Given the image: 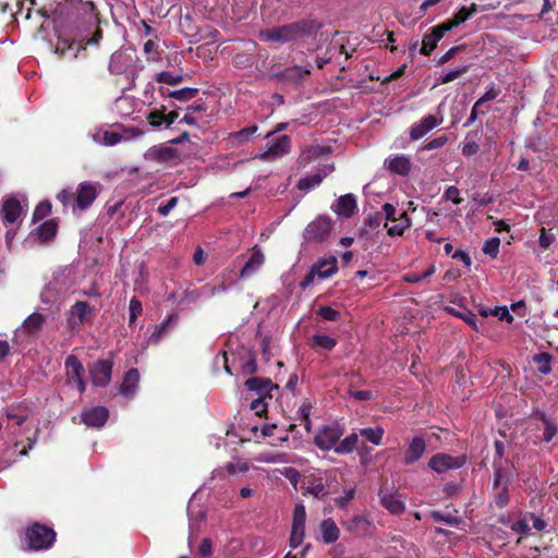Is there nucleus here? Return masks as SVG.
I'll return each instance as SVG.
<instances>
[{
  "label": "nucleus",
  "instance_id": "nucleus-24",
  "mask_svg": "<svg viewBox=\"0 0 558 558\" xmlns=\"http://www.w3.org/2000/svg\"><path fill=\"white\" fill-rule=\"evenodd\" d=\"M332 170V166H325L324 169L299 180L298 189L305 192L311 191L312 189L318 186L323 179L331 173Z\"/></svg>",
  "mask_w": 558,
  "mask_h": 558
},
{
  "label": "nucleus",
  "instance_id": "nucleus-37",
  "mask_svg": "<svg viewBox=\"0 0 558 558\" xmlns=\"http://www.w3.org/2000/svg\"><path fill=\"white\" fill-rule=\"evenodd\" d=\"M384 433V428L379 426L360 429V435L365 437L369 442H372L375 446H379L381 444Z\"/></svg>",
  "mask_w": 558,
  "mask_h": 558
},
{
  "label": "nucleus",
  "instance_id": "nucleus-48",
  "mask_svg": "<svg viewBox=\"0 0 558 558\" xmlns=\"http://www.w3.org/2000/svg\"><path fill=\"white\" fill-rule=\"evenodd\" d=\"M469 70V66L466 65H463L461 68H458L456 70H452L448 73H446L445 75H442L440 78H439V83L440 84H447V83H450L454 80H457L458 77H460L462 74H464L465 72H468Z\"/></svg>",
  "mask_w": 558,
  "mask_h": 558
},
{
  "label": "nucleus",
  "instance_id": "nucleus-4",
  "mask_svg": "<svg viewBox=\"0 0 558 558\" xmlns=\"http://www.w3.org/2000/svg\"><path fill=\"white\" fill-rule=\"evenodd\" d=\"M291 149V140L288 135H281L278 138L269 140L265 146V149L259 153L256 158L272 162L284 155Z\"/></svg>",
  "mask_w": 558,
  "mask_h": 558
},
{
  "label": "nucleus",
  "instance_id": "nucleus-47",
  "mask_svg": "<svg viewBox=\"0 0 558 558\" xmlns=\"http://www.w3.org/2000/svg\"><path fill=\"white\" fill-rule=\"evenodd\" d=\"M143 307L141 301L133 298L130 301L129 312H130V318L129 324L132 325L137 317L142 314Z\"/></svg>",
  "mask_w": 558,
  "mask_h": 558
},
{
  "label": "nucleus",
  "instance_id": "nucleus-60",
  "mask_svg": "<svg viewBox=\"0 0 558 558\" xmlns=\"http://www.w3.org/2000/svg\"><path fill=\"white\" fill-rule=\"evenodd\" d=\"M500 94L499 89H496L494 85H492L486 93L476 101V106H482L486 101L494 100Z\"/></svg>",
  "mask_w": 558,
  "mask_h": 558
},
{
  "label": "nucleus",
  "instance_id": "nucleus-50",
  "mask_svg": "<svg viewBox=\"0 0 558 558\" xmlns=\"http://www.w3.org/2000/svg\"><path fill=\"white\" fill-rule=\"evenodd\" d=\"M51 211V204L48 201L40 202L33 214L35 220L45 218Z\"/></svg>",
  "mask_w": 558,
  "mask_h": 558
},
{
  "label": "nucleus",
  "instance_id": "nucleus-53",
  "mask_svg": "<svg viewBox=\"0 0 558 558\" xmlns=\"http://www.w3.org/2000/svg\"><path fill=\"white\" fill-rule=\"evenodd\" d=\"M318 315L325 319V320H330V322H335V320H338L339 317H340V313L329 306H323L318 310Z\"/></svg>",
  "mask_w": 558,
  "mask_h": 558
},
{
  "label": "nucleus",
  "instance_id": "nucleus-27",
  "mask_svg": "<svg viewBox=\"0 0 558 558\" xmlns=\"http://www.w3.org/2000/svg\"><path fill=\"white\" fill-rule=\"evenodd\" d=\"M140 383V373L136 368L130 369L121 386H120V393L123 395L126 398H132L135 393V390Z\"/></svg>",
  "mask_w": 558,
  "mask_h": 558
},
{
  "label": "nucleus",
  "instance_id": "nucleus-54",
  "mask_svg": "<svg viewBox=\"0 0 558 558\" xmlns=\"http://www.w3.org/2000/svg\"><path fill=\"white\" fill-rule=\"evenodd\" d=\"M8 418L13 421L15 425L21 426L28 418V412L11 410L8 412Z\"/></svg>",
  "mask_w": 558,
  "mask_h": 558
},
{
  "label": "nucleus",
  "instance_id": "nucleus-38",
  "mask_svg": "<svg viewBox=\"0 0 558 558\" xmlns=\"http://www.w3.org/2000/svg\"><path fill=\"white\" fill-rule=\"evenodd\" d=\"M254 460L256 462L270 463V464L289 462L286 453H270V452H260L254 457Z\"/></svg>",
  "mask_w": 558,
  "mask_h": 558
},
{
  "label": "nucleus",
  "instance_id": "nucleus-61",
  "mask_svg": "<svg viewBox=\"0 0 558 558\" xmlns=\"http://www.w3.org/2000/svg\"><path fill=\"white\" fill-rule=\"evenodd\" d=\"M430 517L436 520V521H439V522H445L449 525H457L459 523V521L457 520V518L452 517V515H444L440 511H433L430 513Z\"/></svg>",
  "mask_w": 558,
  "mask_h": 558
},
{
  "label": "nucleus",
  "instance_id": "nucleus-55",
  "mask_svg": "<svg viewBox=\"0 0 558 558\" xmlns=\"http://www.w3.org/2000/svg\"><path fill=\"white\" fill-rule=\"evenodd\" d=\"M72 48V41L66 38L65 36L59 34L58 35V41L56 45V52L60 53L61 56L65 54V51Z\"/></svg>",
  "mask_w": 558,
  "mask_h": 558
},
{
  "label": "nucleus",
  "instance_id": "nucleus-63",
  "mask_svg": "<svg viewBox=\"0 0 558 558\" xmlns=\"http://www.w3.org/2000/svg\"><path fill=\"white\" fill-rule=\"evenodd\" d=\"M480 149V146L474 141H465L462 145V154L466 157L475 155Z\"/></svg>",
  "mask_w": 558,
  "mask_h": 558
},
{
  "label": "nucleus",
  "instance_id": "nucleus-14",
  "mask_svg": "<svg viewBox=\"0 0 558 558\" xmlns=\"http://www.w3.org/2000/svg\"><path fill=\"white\" fill-rule=\"evenodd\" d=\"M144 157L146 160L166 162L175 159L178 157V154L172 146L161 144L148 148L145 151Z\"/></svg>",
  "mask_w": 558,
  "mask_h": 558
},
{
  "label": "nucleus",
  "instance_id": "nucleus-30",
  "mask_svg": "<svg viewBox=\"0 0 558 558\" xmlns=\"http://www.w3.org/2000/svg\"><path fill=\"white\" fill-rule=\"evenodd\" d=\"M92 138L97 144L105 146H113L122 140V135L114 131L99 130L93 133Z\"/></svg>",
  "mask_w": 558,
  "mask_h": 558
},
{
  "label": "nucleus",
  "instance_id": "nucleus-19",
  "mask_svg": "<svg viewBox=\"0 0 558 558\" xmlns=\"http://www.w3.org/2000/svg\"><path fill=\"white\" fill-rule=\"evenodd\" d=\"M331 209L340 217L349 218L356 209V198L353 194L340 196L331 206Z\"/></svg>",
  "mask_w": 558,
  "mask_h": 558
},
{
  "label": "nucleus",
  "instance_id": "nucleus-12",
  "mask_svg": "<svg viewBox=\"0 0 558 558\" xmlns=\"http://www.w3.org/2000/svg\"><path fill=\"white\" fill-rule=\"evenodd\" d=\"M331 226L332 223L329 217L319 216L307 225L304 232V238L307 241H322L329 234Z\"/></svg>",
  "mask_w": 558,
  "mask_h": 558
},
{
  "label": "nucleus",
  "instance_id": "nucleus-6",
  "mask_svg": "<svg viewBox=\"0 0 558 558\" xmlns=\"http://www.w3.org/2000/svg\"><path fill=\"white\" fill-rule=\"evenodd\" d=\"M338 270L337 259L331 257L329 259H323L317 264L313 265L310 272L305 276L303 282L301 283L302 288H306L311 286L315 278L320 280L327 279L336 274Z\"/></svg>",
  "mask_w": 558,
  "mask_h": 558
},
{
  "label": "nucleus",
  "instance_id": "nucleus-11",
  "mask_svg": "<svg viewBox=\"0 0 558 558\" xmlns=\"http://www.w3.org/2000/svg\"><path fill=\"white\" fill-rule=\"evenodd\" d=\"M27 204H22L14 196H9L3 199L1 215L7 223H15L22 216L26 214Z\"/></svg>",
  "mask_w": 558,
  "mask_h": 558
},
{
  "label": "nucleus",
  "instance_id": "nucleus-10",
  "mask_svg": "<svg viewBox=\"0 0 558 558\" xmlns=\"http://www.w3.org/2000/svg\"><path fill=\"white\" fill-rule=\"evenodd\" d=\"M464 457H452L447 453H437L428 462V466L436 473H444L448 470H457L464 465Z\"/></svg>",
  "mask_w": 558,
  "mask_h": 558
},
{
  "label": "nucleus",
  "instance_id": "nucleus-20",
  "mask_svg": "<svg viewBox=\"0 0 558 558\" xmlns=\"http://www.w3.org/2000/svg\"><path fill=\"white\" fill-rule=\"evenodd\" d=\"M133 62L132 54L126 51H116L109 62V70L114 74H122L128 72Z\"/></svg>",
  "mask_w": 558,
  "mask_h": 558
},
{
  "label": "nucleus",
  "instance_id": "nucleus-35",
  "mask_svg": "<svg viewBox=\"0 0 558 558\" xmlns=\"http://www.w3.org/2000/svg\"><path fill=\"white\" fill-rule=\"evenodd\" d=\"M327 483L328 481H324L322 477L313 478L308 482L306 492L315 498L322 499L328 495Z\"/></svg>",
  "mask_w": 558,
  "mask_h": 558
},
{
  "label": "nucleus",
  "instance_id": "nucleus-32",
  "mask_svg": "<svg viewBox=\"0 0 558 558\" xmlns=\"http://www.w3.org/2000/svg\"><path fill=\"white\" fill-rule=\"evenodd\" d=\"M257 130H258L257 125H251V126L244 128L238 132L231 133L229 135L228 140L231 145L241 146L244 143L250 142L252 136L256 133Z\"/></svg>",
  "mask_w": 558,
  "mask_h": 558
},
{
  "label": "nucleus",
  "instance_id": "nucleus-41",
  "mask_svg": "<svg viewBox=\"0 0 558 558\" xmlns=\"http://www.w3.org/2000/svg\"><path fill=\"white\" fill-rule=\"evenodd\" d=\"M156 81L168 85H177L183 81V76L181 74L163 71L156 75Z\"/></svg>",
  "mask_w": 558,
  "mask_h": 558
},
{
  "label": "nucleus",
  "instance_id": "nucleus-25",
  "mask_svg": "<svg viewBox=\"0 0 558 558\" xmlns=\"http://www.w3.org/2000/svg\"><path fill=\"white\" fill-rule=\"evenodd\" d=\"M64 291L62 290L61 284L58 281H50L41 292V301L46 304H56L60 303Z\"/></svg>",
  "mask_w": 558,
  "mask_h": 558
},
{
  "label": "nucleus",
  "instance_id": "nucleus-45",
  "mask_svg": "<svg viewBox=\"0 0 558 558\" xmlns=\"http://www.w3.org/2000/svg\"><path fill=\"white\" fill-rule=\"evenodd\" d=\"M144 52L147 54L148 62H156L160 59L158 56V45L151 39L144 44Z\"/></svg>",
  "mask_w": 558,
  "mask_h": 558
},
{
  "label": "nucleus",
  "instance_id": "nucleus-64",
  "mask_svg": "<svg viewBox=\"0 0 558 558\" xmlns=\"http://www.w3.org/2000/svg\"><path fill=\"white\" fill-rule=\"evenodd\" d=\"M383 211L385 214V217H386L387 221H390V222L397 221L398 218H399L397 209H396V207L392 204L386 203L383 206Z\"/></svg>",
  "mask_w": 558,
  "mask_h": 558
},
{
  "label": "nucleus",
  "instance_id": "nucleus-28",
  "mask_svg": "<svg viewBox=\"0 0 558 558\" xmlns=\"http://www.w3.org/2000/svg\"><path fill=\"white\" fill-rule=\"evenodd\" d=\"M476 12V5L473 3L470 8L463 7L457 12L452 20L442 23L444 31H450L469 20Z\"/></svg>",
  "mask_w": 558,
  "mask_h": 558
},
{
  "label": "nucleus",
  "instance_id": "nucleus-16",
  "mask_svg": "<svg viewBox=\"0 0 558 558\" xmlns=\"http://www.w3.org/2000/svg\"><path fill=\"white\" fill-rule=\"evenodd\" d=\"M441 122L442 119H437L435 116L428 114L411 126L410 137L417 141L438 126Z\"/></svg>",
  "mask_w": 558,
  "mask_h": 558
},
{
  "label": "nucleus",
  "instance_id": "nucleus-22",
  "mask_svg": "<svg viewBox=\"0 0 558 558\" xmlns=\"http://www.w3.org/2000/svg\"><path fill=\"white\" fill-rule=\"evenodd\" d=\"M448 31H444V25H437L426 34L422 40L421 53L428 56L437 47L438 41L444 37Z\"/></svg>",
  "mask_w": 558,
  "mask_h": 558
},
{
  "label": "nucleus",
  "instance_id": "nucleus-21",
  "mask_svg": "<svg viewBox=\"0 0 558 558\" xmlns=\"http://www.w3.org/2000/svg\"><path fill=\"white\" fill-rule=\"evenodd\" d=\"M426 449L425 440L422 437H414L405 451L403 463L405 465H411L418 461L424 454Z\"/></svg>",
  "mask_w": 558,
  "mask_h": 558
},
{
  "label": "nucleus",
  "instance_id": "nucleus-33",
  "mask_svg": "<svg viewBox=\"0 0 558 558\" xmlns=\"http://www.w3.org/2000/svg\"><path fill=\"white\" fill-rule=\"evenodd\" d=\"M410 226L411 220L405 211L399 214L398 220L392 221L391 226H388V223L385 225L390 236L402 235L404 230L410 228Z\"/></svg>",
  "mask_w": 558,
  "mask_h": 558
},
{
  "label": "nucleus",
  "instance_id": "nucleus-31",
  "mask_svg": "<svg viewBox=\"0 0 558 558\" xmlns=\"http://www.w3.org/2000/svg\"><path fill=\"white\" fill-rule=\"evenodd\" d=\"M320 533L326 544L335 543L339 538V529L332 519H326L320 523Z\"/></svg>",
  "mask_w": 558,
  "mask_h": 558
},
{
  "label": "nucleus",
  "instance_id": "nucleus-57",
  "mask_svg": "<svg viewBox=\"0 0 558 558\" xmlns=\"http://www.w3.org/2000/svg\"><path fill=\"white\" fill-rule=\"evenodd\" d=\"M147 120L150 125L157 128L165 123V114L161 111L154 110L147 114Z\"/></svg>",
  "mask_w": 558,
  "mask_h": 558
},
{
  "label": "nucleus",
  "instance_id": "nucleus-15",
  "mask_svg": "<svg viewBox=\"0 0 558 558\" xmlns=\"http://www.w3.org/2000/svg\"><path fill=\"white\" fill-rule=\"evenodd\" d=\"M82 422L89 427H102L108 420L109 412L105 407H95L82 412Z\"/></svg>",
  "mask_w": 558,
  "mask_h": 558
},
{
  "label": "nucleus",
  "instance_id": "nucleus-8",
  "mask_svg": "<svg viewBox=\"0 0 558 558\" xmlns=\"http://www.w3.org/2000/svg\"><path fill=\"white\" fill-rule=\"evenodd\" d=\"M65 373L70 385H75L80 393L86 389V383L83 379L84 367L75 355H69L65 360Z\"/></svg>",
  "mask_w": 558,
  "mask_h": 558
},
{
  "label": "nucleus",
  "instance_id": "nucleus-52",
  "mask_svg": "<svg viewBox=\"0 0 558 558\" xmlns=\"http://www.w3.org/2000/svg\"><path fill=\"white\" fill-rule=\"evenodd\" d=\"M489 312L500 320H506L508 323H512L513 320V316L510 314L507 306H496L495 308L489 310Z\"/></svg>",
  "mask_w": 558,
  "mask_h": 558
},
{
  "label": "nucleus",
  "instance_id": "nucleus-46",
  "mask_svg": "<svg viewBox=\"0 0 558 558\" xmlns=\"http://www.w3.org/2000/svg\"><path fill=\"white\" fill-rule=\"evenodd\" d=\"M542 421L545 425L543 440L548 442L553 439L558 429L557 426L553 422H550L544 414L542 415Z\"/></svg>",
  "mask_w": 558,
  "mask_h": 558
},
{
  "label": "nucleus",
  "instance_id": "nucleus-13",
  "mask_svg": "<svg viewBox=\"0 0 558 558\" xmlns=\"http://www.w3.org/2000/svg\"><path fill=\"white\" fill-rule=\"evenodd\" d=\"M112 367V361L99 360L90 369L93 384L98 387L107 386L111 380Z\"/></svg>",
  "mask_w": 558,
  "mask_h": 558
},
{
  "label": "nucleus",
  "instance_id": "nucleus-3",
  "mask_svg": "<svg viewBox=\"0 0 558 558\" xmlns=\"http://www.w3.org/2000/svg\"><path fill=\"white\" fill-rule=\"evenodd\" d=\"M93 308L86 302L77 301L66 313L65 328L71 333H77L93 316Z\"/></svg>",
  "mask_w": 558,
  "mask_h": 558
},
{
  "label": "nucleus",
  "instance_id": "nucleus-51",
  "mask_svg": "<svg viewBox=\"0 0 558 558\" xmlns=\"http://www.w3.org/2000/svg\"><path fill=\"white\" fill-rule=\"evenodd\" d=\"M457 316H459L461 319H463L475 331L481 330L480 326L477 325L476 315L473 314L472 312L464 311L461 313H457Z\"/></svg>",
  "mask_w": 558,
  "mask_h": 558
},
{
  "label": "nucleus",
  "instance_id": "nucleus-56",
  "mask_svg": "<svg viewBox=\"0 0 558 558\" xmlns=\"http://www.w3.org/2000/svg\"><path fill=\"white\" fill-rule=\"evenodd\" d=\"M202 110H203L202 106L189 107L187 108V112L184 114V117L182 118L181 121L186 123V124H190V125L197 124V119L195 118L194 112L202 111Z\"/></svg>",
  "mask_w": 558,
  "mask_h": 558
},
{
  "label": "nucleus",
  "instance_id": "nucleus-42",
  "mask_svg": "<svg viewBox=\"0 0 558 558\" xmlns=\"http://www.w3.org/2000/svg\"><path fill=\"white\" fill-rule=\"evenodd\" d=\"M225 469L230 474L245 473L251 469V464L245 460H238L227 463Z\"/></svg>",
  "mask_w": 558,
  "mask_h": 558
},
{
  "label": "nucleus",
  "instance_id": "nucleus-5",
  "mask_svg": "<svg viewBox=\"0 0 558 558\" xmlns=\"http://www.w3.org/2000/svg\"><path fill=\"white\" fill-rule=\"evenodd\" d=\"M300 33L298 24H288L280 27L260 31L259 39L263 41L284 44L294 39Z\"/></svg>",
  "mask_w": 558,
  "mask_h": 558
},
{
  "label": "nucleus",
  "instance_id": "nucleus-34",
  "mask_svg": "<svg viewBox=\"0 0 558 558\" xmlns=\"http://www.w3.org/2000/svg\"><path fill=\"white\" fill-rule=\"evenodd\" d=\"M359 442V434L351 433L342 440H339L337 447H335V453L337 454H349L353 452Z\"/></svg>",
  "mask_w": 558,
  "mask_h": 558
},
{
  "label": "nucleus",
  "instance_id": "nucleus-23",
  "mask_svg": "<svg viewBox=\"0 0 558 558\" xmlns=\"http://www.w3.org/2000/svg\"><path fill=\"white\" fill-rule=\"evenodd\" d=\"M386 168L396 174L408 175L411 171V161L404 155L390 156L385 160Z\"/></svg>",
  "mask_w": 558,
  "mask_h": 558
},
{
  "label": "nucleus",
  "instance_id": "nucleus-36",
  "mask_svg": "<svg viewBox=\"0 0 558 558\" xmlns=\"http://www.w3.org/2000/svg\"><path fill=\"white\" fill-rule=\"evenodd\" d=\"M245 386L247 387L248 390L256 391L259 396H263L267 393L268 390L271 388V381L268 379L254 377L247 379Z\"/></svg>",
  "mask_w": 558,
  "mask_h": 558
},
{
  "label": "nucleus",
  "instance_id": "nucleus-43",
  "mask_svg": "<svg viewBox=\"0 0 558 558\" xmlns=\"http://www.w3.org/2000/svg\"><path fill=\"white\" fill-rule=\"evenodd\" d=\"M499 245H500L499 238H490L485 241V243L483 245V252L486 255H489L490 257L495 258V257H497V255L499 253Z\"/></svg>",
  "mask_w": 558,
  "mask_h": 558
},
{
  "label": "nucleus",
  "instance_id": "nucleus-2",
  "mask_svg": "<svg viewBox=\"0 0 558 558\" xmlns=\"http://www.w3.org/2000/svg\"><path fill=\"white\" fill-rule=\"evenodd\" d=\"M344 428L339 423L319 426L314 436V444L324 451L333 450L343 436Z\"/></svg>",
  "mask_w": 558,
  "mask_h": 558
},
{
  "label": "nucleus",
  "instance_id": "nucleus-7",
  "mask_svg": "<svg viewBox=\"0 0 558 558\" xmlns=\"http://www.w3.org/2000/svg\"><path fill=\"white\" fill-rule=\"evenodd\" d=\"M305 520H306L305 507L302 504H298L294 507V511H293L292 530H291V536H290V546L292 548L299 547L304 539Z\"/></svg>",
  "mask_w": 558,
  "mask_h": 558
},
{
  "label": "nucleus",
  "instance_id": "nucleus-1",
  "mask_svg": "<svg viewBox=\"0 0 558 558\" xmlns=\"http://www.w3.org/2000/svg\"><path fill=\"white\" fill-rule=\"evenodd\" d=\"M25 542L31 550H46L56 542V532L46 525L34 523L25 532Z\"/></svg>",
  "mask_w": 558,
  "mask_h": 558
},
{
  "label": "nucleus",
  "instance_id": "nucleus-40",
  "mask_svg": "<svg viewBox=\"0 0 558 558\" xmlns=\"http://www.w3.org/2000/svg\"><path fill=\"white\" fill-rule=\"evenodd\" d=\"M539 373L547 375L551 372V356L548 353H539L534 356Z\"/></svg>",
  "mask_w": 558,
  "mask_h": 558
},
{
  "label": "nucleus",
  "instance_id": "nucleus-62",
  "mask_svg": "<svg viewBox=\"0 0 558 558\" xmlns=\"http://www.w3.org/2000/svg\"><path fill=\"white\" fill-rule=\"evenodd\" d=\"M447 199H450L452 201L454 204H461L462 203V198L460 197V191L458 187L456 186H449L446 189L445 191V195H444Z\"/></svg>",
  "mask_w": 558,
  "mask_h": 558
},
{
  "label": "nucleus",
  "instance_id": "nucleus-18",
  "mask_svg": "<svg viewBox=\"0 0 558 558\" xmlns=\"http://www.w3.org/2000/svg\"><path fill=\"white\" fill-rule=\"evenodd\" d=\"M46 320L45 315L39 313L31 314L22 324V326L15 331V336L21 335L32 336L41 330L43 325Z\"/></svg>",
  "mask_w": 558,
  "mask_h": 558
},
{
  "label": "nucleus",
  "instance_id": "nucleus-29",
  "mask_svg": "<svg viewBox=\"0 0 558 558\" xmlns=\"http://www.w3.org/2000/svg\"><path fill=\"white\" fill-rule=\"evenodd\" d=\"M380 500L383 506L391 513L399 514L405 509L404 501L397 494H383Z\"/></svg>",
  "mask_w": 558,
  "mask_h": 558
},
{
  "label": "nucleus",
  "instance_id": "nucleus-17",
  "mask_svg": "<svg viewBox=\"0 0 558 558\" xmlns=\"http://www.w3.org/2000/svg\"><path fill=\"white\" fill-rule=\"evenodd\" d=\"M265 255L259 248H253L248 259L240 270V278L247 279L255 275L264 265Z\"/></svg>",
  "mask_w": 558,
  "mask_h": 558
},
{
  "label": "nucleus",
  "instance_id": "nucleus-49",
  "mask_svg": "<svg viewBox=\"0 0 558 558\" xmlns=\"http://www.w3.org/2000/svg\"><path fill=\"white\" fill-rule=\"evenodd\" d=\"M436 268L434 265H430L426 271L423 274H410L404 277V280L411 283H417L428 277H430L435 272Z\"/></svg>",
  "mask_w": 558,
  "mask_h": 558
},
{
  "label": "nucleus",
  "instance_id": "nucleus-59",
  "mask_svg": "<svg viewBox=\"0 0 558 558\" xmlns=\"http://www.w3.org/2000/svg\"><path fill=\"white\" fill-rule=\"evenodd\" d=\"M354 494H355L354 488L344 489L343 495L336 499V505L341 508L347 507L349 501L353 499Z\"/></svg>",
  "mask_w": 558,
  "mask_h": 558
},
{
  "label": "nucleus",
  "instance_id": "nucleus-39",
  "mask_svg": "<svg viewBox=\"0 0 558 558\" xmlns=\"http://www.w3.org/2000/svg\"><path fill=\"white\" fill-rule=\"evenodd\" d=\"M312 344L314 348H319L324 350H332L335 345L337 344L336 339L324 335V333H316L312 338Z\"/></svg>",
  "mask_w": 558,
  "mask_h": 558
},
{
  "label": "nucleus",
  "instance_id": "nucleus-44",
  "mask_svg": "<svg viewBox=\"0 0 558 558\" xmlns=\"http://www.w3.org/2000/svg\"><path fill=\"white\" fill-rule=\"evenodd\" d=\"M196 93H197V89H195V88L184 87V88H181L178 90H173L169 95H170V97H172L177 100L185 101V100L193 98L196 95Z\"/></svg>",
  "mask_w": 558,
  "mask_h": 558
},
{
  "label": "nucleus",
  "instance_id": "nucleus-9",
  "mask_svg": "<svg viewBox=\"0 0 558 558\" xmlns=\"http://www.w3.org/2000/svg\"><path fill=\"white\" fill-rule=\"evenodd\" d=\"M97 195V184L92 182L80 183L75 192L73 208H78L80 210L87 209L94 203Z\"/></svg>",
  "mask_w": 558,
  "mask_h": 558
},
{
  "label": "nucleus",
  "instance_id": "nucleus-26",
  "mask_svg": "<svg viewBox=\"0 0 558 558\" xmlns=\"http://www.w3.org/2000/svg\"><path fill=\"white\" fill-rule=\"evenodd\" d=\"M57 233V225L52 220L45 221L39 227H37L32 233L31 236L35 241H39L41 243L48 242L53 239Z\"/></svg>",
  "mask_w": 558,
  "mask_h": 558
},
{
  "label": "nucleus",
  "instance_id": "nucleus-58",
  "mask_svg": "<svg viewBox=\"0 0 558 558\" xmlns=\"http://www.w3.org/2000/svg\"><path fill=\"white\" fill-rule=\"evenodd\" d=\"M251 409L257 414L262 415L267 411V404L265 402V396H259L256 400L251 402Z\"/></svg>",
  "mask_w": 558,
  "mask_h": 558
}]
</instances>
